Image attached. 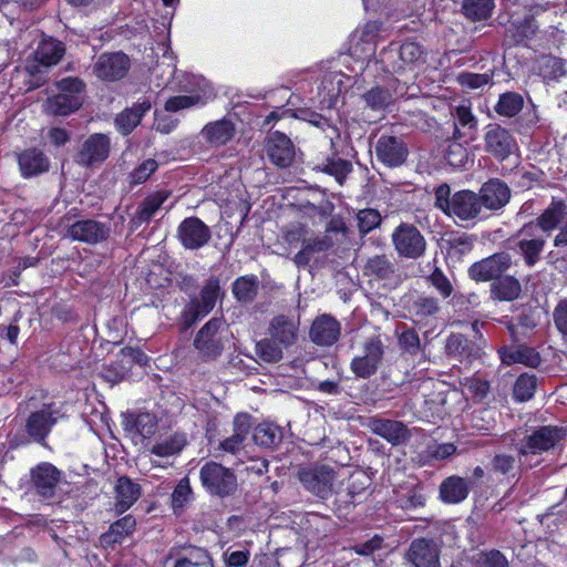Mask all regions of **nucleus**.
Returning a JSON list of instances; mask_svg holds the SVG:
<instances>
[{"label":"nucleus","mask_w":567,"mask_h":567,"mask_svg":"<svg viewBox=\"0 0 567 567\" xmlns=\"http://www.w3.org/2000/svg\"><path fill=\"white\" fill-rule=\"evenodd\" d=\"M56 231L65 239L97 245L110 237L111 228L107 224L96 219L85 218L75 220L66 215L58 223Z\"/></svg>","instance_id":"nucleus-1"},{"label":"nucleus","mask_w":567,"mask_h":567,"mask_svg":"<svg viewBox=\"0 0 567 567\" xmlns=\"http://www.w3.org/2000/svg\"><path fill=\"white\" fill-rule=\"evenodd\" d=\"M548 236L532 221L524 224L515 234L513 249L523 257L527 267H534L544 252Z\"/></svg>","instance_id":"nucleus-2"},{"label":"nucleus","mask_w":567,"mask_h":567,"mask_svg":"<svg viewBox=\"0 0 567 567\" xmlns=\"http://www.w3.org/2000/svg\"><path fill=\"white\" fill-rule=\"evenodd\" d=\"M199 478L203 487L214 496L226 497L237 489V477L233 470L209 461L199 470Z\"/></svg>","instance_id":"nucleus-3"},{"label":"nucleus","mask_w":567,"mask_h":567,"mask_svg":"<svg viewBox=\"0 0 567 567\" xmlns=\"http://www.w3.org/2000/svg\"><path fill=\"white\" fill-rule=\"evenodd\" d=\"M532 223L548 237L558 229L554 237L555 247L567 246V203L564 199L554 198L547 208Z\"/></svg>","instance_id":"nucleus-4"},{"label":"nucleus","mask_w":567,"mask_h":567,"mask_svg":"<svg viewBox=\"0 0 567 567\" xmlns=\"http://www.w3.org/2000/svg\"><path fill=\"white\" fill-rule=\"evenodd\" d=\"M297 477L306 491L326 499L333 493L337 474L329 465L315 464L300 467Z\"/></svg>","instance_id":"nucleus-5"},{"label":"nucleus","mask_w":567,"mask_h":567,"mask_svg":"<svg viewBox=\"0 0 567 567\" xmlns=\"http://www.w3.org/2000/svg\"><path fill=\"white\" fill-rule=\"evenodd\" d=\"M385 346L380 336H370L361 343V353L355 355L351 363V371L355 377L367 379L373 375L379 369Z\"/></svg>","instance_id":"nucleus-6"},{"label":"nucleus","mask_w":567,"mask_h":567,"mask_svg":"<svg viewBox=\"0 0 567 567\" xmlns=\"http://www.w3.org/2000/svg\"><path fill=\"white\" fill-rule=\"evenodd\" d=\"M565 435L566 433L561 427L551 425L540 426L524 437L517 446L518 455L525 460L529 455H540L556 447L564 440Z\"/></svg>","instance_id":"nucleus-7"},{"label":"nucleus","mask_w":567,"mask_h":567,"mask_svg":"<svg viewBox=\"0 0 567 567\" xmlns=\"http://www.w3.org/2000/svg\"><path fill=\"white\" fill-rule=\"evenodd\" d=\"M484 151L497 161H505L518 151V144L514 134L506 127L497 123H491L485 126Z\"/></svg>","instance_id":"nucleus-8"},{"label":"nucleus","mask_w":567,"mask_h":567,"mask_svg":"<svg viewBox=\"0 0 567 567\" xmlns=\"http://www.w3.org/2000/svg\"><path fill=\"white\" fill-rule=\"evenodd\" d=\"M61 416L60 409L55 403L43 404L40 410L30 413L25 421L28 436L32 441L45 445L47 437Z\"/></svg>","instance_id":"nucleus-9"},{"label":"nucleus","mask_w":567,"mask_h":567,"mask_svg":"<svg viewBox=\"0 0 567 567\" xmlns=\"http://www.w3.org/2000/svg\"><path fill=\"white\" fill-rule=\"evenodd\" d=\"M391 237L393 246L401 257L416 259L425 252V238L412 224L399 225Z\"/></svg>","instance_id":"nucleus-10"},{"label":"nucleus","mask_w":567,"mask_h":567,"mask_svg":"<svg viewBox=\"0 0 567 567\" xmlns=\"http://www.w3.org/2000/svg\"><path fill=\"white\" fill-rule=\"evenodd\" d=\"M512 265V256L506 251H501L474 262L468 268V275L473 280L478 282H494L504 276Z\"/></svg>","instance_id":"nucleus-11"},{"label":"nucleus","mask_w":567,"mask_h":567,"mask_svg":"<svg viewBox=\"0 0 567 567\" xmlns=\"http://www.w3.org/2000/svg\"><path fill=\"white\" fill-rule=\"evenodd\" d=\"M219 290V280L215 277L209 278L202 289L200 299L192 300L183 311V319L186 327L193 326L197 320L213 310Z\"/></svg>","instance_id":"nucleus-12"},{"label":"nucleus","mask_w":567,"mask_h":567,"mask_svg":"<svg viewBox=\"0 0 567 567\" xmlns=\"http://www.w3.org/2000/svg\"><path fill=\"white\" fill-rule=\"evenodd\" d=\"M110 137L102 133L90 135L75 155V162L84 167L103 163L110 155Z\"/></svg>","instance_id":"nucleus-13"},{"label":"nucleus","mask_w":567,"mask_h":567,"mask_svg":"<svg viewBox=\"0 0 567 567\" xmlns=\"http://www.w3.org/2000/svg\"><path fill=\"white\" fill-rule=\"evenodd\" d=\"M130 59L122 52L102 53L94 63V74L105 81H116L126 75Z\"/></svg>","instance_id":"nucleus-14"},{"label":"nucleus","mask_w":567,"mask_h":567,"mask_svg":"<svg viewBox=\"0 0 567 567\" xmlns=\"http://www.w3.org/2000/svg\"><path fill=\"white\" fill-rule=\"evenodd\" d=\"M409 155V148L401 137L381 135L375 144L378 161L388 167L401 166Z\"/></svg>","instance_id":"nucleus-15"},{"label":"nucleus","mask_w":567,"mask_h":567,"mask_svg":"<svg viewBox=\"0 0 567 567\" xmlns=\"http://www.w3.org/2000/svg\"><path fill=\"white\" fill-rule=\"evenodd\" d=\"M440 546L433 539L415 538L406 551V559L413 567H440Z\"/></svg>","instance_id":"nucleus-16"},{"label":"nucleus","mask_w":567,"mask_h":567,"mask_svg":"<svg viewBox=\"0 0 567 567\" xmlns=\"http://www.w3.org/2000/svg\"><path fill=\"white\" fill-rule=\"evenodd\" d=\"M62 473L54 465L43 462L31 471V482L38 495L51 499L61 482Z\"/></svg>","instance_id":"nucleus-17"},{"label":"nucleus","mask_w":567,"mask_h":567,"mask_svg":"<svg viewBox=\"0 0 567 567\" xmlns=\"http://www.w3.org/2000/svg\"><path fill=\"white\" fill-rule=\"evenodd\" d=\"M220 326L219 319H210L202 327L194 340V347L206 360L216 359L221 353L223 344L217 337Z\"/></svg>","instance_id":"nucleus-18"},{"label":"nucleus","mask_w":567,"mask_h":567,"mask_svg":"<svg viewBox=\"0 0 567 567\" xmlns=\"http://www.w3.org/2000/svg\"><path fill=\"white\" fill-rule=\"evenodd\" d=\"M365 426L394 446L404 444L411 436L406 425L395 420L372 416L367 420Z\"/></svg>","instance_id":"nucleus-19"},{"label":"nucleus","mask_w":567,"mask_h":567,"mask_svg":"<svg viewBox=\"0 0 567 567\" xmlns=\"http://www.w3.org/2000/svg\"><path fill=\"white\" fill-rule=\"evenodd\" d=\"M210 237V229L197 217L184 219L178 227V238L187 249H198L205 246Z\"/></svg>","instance_id":"nucleus-20"},{"label":"nucleus","mask_w":567,"mask_h":567,"mask_svg":"<svg viewBox=\"0 0 567 567\" xmlns=\"http://www.w3.org/2000/svg\"><path fill=\"white\" fill-rule=\"evenodd\" d=\"M482 204L477 194L472 190H460L452 195V207L447 214L460 220H472L480 216Z\"/></svg>","instance_id":"nucleus-21"},{"label":"nucleus","mask_w":567,"mask_h":567,"mask_svg":"<svg viewBox=\"0 0 567 567\" xmlns=\"http://www.w3.org/2000/svg\"><path fill=\"white\" fill-rule=\"evenodd\" d=\"M478 197L482 207L489 210H498L509 202L511 189L503 181L492 178L482 185Z\"/></svg>","instance_id":"nucleus-22"},{"label":"nucleus","mask_w":567,"mask_h":567,"mask_svg":"<svg viewBox=\"0 0 567 567\" xmlns=\"http://www.w3.org/2000/svg\"><path fill=\"white\" fill-rule=\"evenodd\" d=\"M266 152L270 161L278 167H288L295 157V147L288 136L274 132L266 142Z\"/></svg>","instance_id":"nucleus-23"},{"label":"nucleus","mask_w":567,"mask_h":567,"mask_svg":"<svg viewBox=\"0 0 567 567\" xmlns=\"http://www.w3.org/2000/svg\"><path fill=\"white\" fill-rule=\"evenodd\" d=\"M445 351L450 358L461 363H471L482 354L481 348L461 333H453L446 339Z\"/></svg>","instance_id":"nucleus-24"},{"label":"nucleus","mask_w":567,"mask_h":567,"mask_svg":"<svg viewBox=\"0 0 567 567\" xmlns=\"http://www.w3.org/2000/svg\"><path fill=\"white\" fill-rule=\"evenodd\" d=\"M64 54V47L61 42L53 39H43L34 51L35 62L38 64L27 65V70L33 74L40 72L39 66L50 68L60 62Z\"/></svg>","instance_id":"nucleus-25"},{"label":"nucleus","mask_w":567,"mask_h":567,"mask_svg":"<svg viewBox=\"0 0 567 567\" xmlns=\"http://www.w3.org/2000/svg\"><path fill=\"white\" fill-rule=\"evenodd\" d=\"M340 323L330 315L318 317L310 328V339L319 346H331L340 337Z\"/></svg>","instance_id":"nucleus-26"},{"label":"nucleus","mask_w":567,"mask_h":567,"mask_svg":"<svg viewBox=\"0 0 567 567\" xmlns=\"http://www.w3.org/2000/svg\"><path fill=\"white\" fill-rule=\"evenodd\" d=\"M123 429L130 435H138L148 439L155 434L157 430V417L153 413L140 412L127 413L123 416Z\"/></svg>","instance_id":"nucleus-27"},{"label":"nucleus","mask_w":567,"mask_h":567,"mask_svg":"<svg viewBox=\"0 0 567 567\" xmlns=\"http://www.w3.org/2000/svg\"><path fill=\"white\" fill-rule=\"evenodd\" d=\"M187 445L185 433L176 431L166 435H159L150 449V453L161 458L178 456Z\"/></svg>","instance_id":"nucleus-28"},{"label":"nucleus","mask_w":567,"mask_h":567,"mask_svg":"<svg viewBox=\"0 0 567 567\" xmlns=\"http://www.w3.org/2000/svg\"><path fill=\"white\" fill-rule=\"evenodd\" d=\"M268 332L274 341L288 348L298 337V322L284 315L276 316L269 323Z\"/></svg>","instance_id":"nucleus-29"},{"label":"nucleus","mask_w":567,"mask_h":567,"mask_svg":"<svg viewBox=\"0 0 567 567\" xmlns=\"http://www.w3.org/2000/svg\"><path fill=\"white\" fill-rule=\"evenodd\" d=\"M21 175L30 178L49 171L50 161L39 148H29L18 155Z\"/></svg>","instance_id":"nucleus-30"},{"label":"nucleus","mask_w":567,"mask_h":567,"mask_svg":"<svg viewBox=\"0 0 567 567\" xmlns=\"http://www.w3.org/2000/svg\"><path fill=\"white\" fill-rule=\"evenodd\" d=\"M152 103L143 100L118 113L115 117V126L122 135H128L140 124L142 117L151 110Z\"/></svg>","instance_id":"nucleus-31"},{"label":"nucleus","mask_w":567,"mask_h":567,"mask_svg":"<svg viewBox=\"0 0 567 567\" xmlns=\"http://www.w3.org/2000/svg\"><path fill=\"white\" fill-rule=\"evenodd\" d=\"M499 354L503 363L507 365L522 363L530 368H537L542 363L539 353L532 347H504L499 350Z\"/></svg>","instance_id":"nucleus-32"},{"label":"nucleus","mask_w":567,"mask_h":567,"mask_svg":"<svg viewBox=\"0 0 567 567\" xmlns=\"http://www.w3.org/2000/svg\"><path fill=\"white\" fill-rule=\"evenodd\" d=\"M169 193L165 190H158L153 194H150L145 197L136 212L132 217V224L135 227H140L142 224L148 223L158 209L163 206V204L168 199Z\"/></svg>","instance_id":"nucleus-33"},{"label":"nucleus","mask_w":567,"mask_h":567,"mask_svg":"<svg viewBox=\"0 0 567 567\" xmlns=\"http://www.w3.org/2000/svg\"><path fill=\"white\" fill-rule=\"evenodd\" d=\"M115 511L124 513L141 496V486L127 476H121L115 484Z\"/></svg>","instance_id":"nucleus-34"},{"label":"nucleus","mask_w":567,"mask_h":567,"mask_svg":"<svg viewBox=\"0 0 567 567\" xmlns=\"http://www.w3.org/2000/svg\"><path fill=\"white\" fill-rule=\"evenodd\" d=\"M235 134V125L231 121L223 118L208 123L202 130L203 137L215 146L225 145Z\"/></svg>","instance_id":"nucleus-35"},{"label":"nucleus","mask_w":567,"mask_h":567,"mask_svg":"<svg viewBox=\"0 0 567 567\" xmlns=\"http://www.w3.org/2000/svg\"><path fill=\"white\" fill-rule=\"evenodd\" d=\"M82 105V100L79 95L60 93L49 97L43 104L44 111L52 115L66 116Z\"/></svg>","instance_id":"nucleus-36"},{"label":"nucleus","mask_w":567,"mask_h":567,"mask_svg":"<svg viewBox=\"0 0 567 567\" xmlns=\"http://www.w3.org/2000/svg\"><path fill=\"white\" fill-rule=\"evenodd\" d=\"M468 492L467 482L460 476H450L440 486L441 499L447 504L461 503L467 497Z\"/></svg>","instance_id":"nucleus-37"},{"label":"nucleus","mask_w":567,"mask_h":567,"mask_svg":"<svg viewBox=\"0 0 567 567\" xmlns=\"http://www.w3.org/2000/svg\"><path fill=\"white\" fill-rule=\"evenodd\" d=\"M522 292V285L514 276H502L491 285V296L499 301H514Z\"/></svg>","instance_id":"nucleus-38"},{"label":"nucleus","mask_w":567,"mask_h":567,"mask_svg":"<svg viewBox=\"0 0 567 567\" xmlns=\"http://www.w3.org/2000/svg\"><path fill=\"white\" fill-rule=\"evenodd\" d=\"M174 567H213V563L207 550L188 547L178 553Z\"/></svg>","instance_id":"nucleus-39"},{"label":"nucleus","mask_w":567,"mask_h":567,"mask_svg":"<svg viewBox=\"0 0 567 567\" xmlns=\"http://www.w3.org/2000/svg\"><path fill=\"white\" fill-rule=\"evenodd\" d=\"M363 272L377 279H390L395 274V265L384 255H377L368 259Z\"/></svg>","instance_id":"nucleus-40"},{"label":"nucleus","mask_w":567,"mask_h":567,"mask_svg":"<svg viewBox=\"0 0 567 567\" xmlns=\"http://www.w3.org/2000/svg\"><path fill=\"white\" fill-rule=\"evenodd\" d=\"M135 526V518L132 515H126L110 526L109 530L102 535V542L106 545L120 543L134 532Z\"/></svg>","instance_id":"nucleus-41"},{"label":"nucleus","mask_w":567,"mask_h":567,"mask_svg":"<svg viewBox=\"0 0 567 567\" xmlns=\"http://www.w3.org/2000/svg\"><path fill=\"white\" fill-rule=\"evenodd\" d=\"M259 280L255 275H246L233 282V293L239 302H251L258 292Z\"/></svg>","instance_id":"nucleus-42"},{"label":"nucleus","mask_w":567,"mask_h":567,"mask_svg":"<svg viewBox=\"0 0 567 567\" xmlns=\"http://www.w3.org/2000/svg\"><path fill=\"white\" fill-rule=\"evenodd\" d=\"M524 107V97L513 91L505 92L499 95L497 103L494 106V111L503 117H514Z\"/></svg>","instance_id":"nucleus-43"},{"label":"nucleus","mask_w":567,"mask_h":567,"mask_svg":"<svg viewBox=\"0 0 567 567\" xmlns=\"http://www.w3.org/2000/svg\"><path fill=\"white\" fill-rule=\"evenodd\" d=\"M461 134L458 128L455 126L454 137L455 140L449 141L447 147L445 150V159L454 168H462L468 162V152L467 148L461 144L457 138H460Z\"/></svg>","instance_id":"nucleus-44"},{"label":"nucleus","mask_w":567,"mask_h":567,"mask_svg":"<svg viewBox=\"0 0 567 567\" xmlns=\"http://www.w3.org/2000/svg\"><path fill=\"white\" fill-rule=\"evenodd\" d=\"M494 7V0H464L462 10L467 19L483 21L491 17Z\"/></svg>","instance_id":"nucleus-45"},{"label":"nucleus","mask_w":567,"mask_h":567,"mask_svg":"<svg viewBox=\"0 0 567 567\" xmlns=\"http://www.w3.org/2000/svg\"><path fill=\"white\" fill-rule=\"evenodd\" d=\"M538 30V25L533 17H525L523 20L511 22L507 31L511 33L515 43H523L532 39Z\"/></svg>","instance_id":"nucleus-46"},{"label":"nucleus","mask_w":567,"mask_h":567,"mask_svg":"<svg viewBox=\"0 0 567 567\" xmlns=\"http://www.w3.org/2000/svg\"><path fill=\"white\" fill-rule=\"evenodd\" d=\"M252 437L256 444L272 447L280 443L281 431L272 423H260L254 430Z\"/></svg>","instance_id":"nucleus-47"},{"label":"nucleus","mask_w":567,"mask_h":567,"mask_svg":"<svg viewBox=\"0 0 567 567\" xmlns=\"http://www.w3.org/2000/svg\"><path fill=\"white\" fill-rule=\"evenodd\" d=\"M537 380L534 374L524 373L514 383L513 396L518 402H525L534 396Z\"/></svg>","instance_id":"nucleus-48"},{"label":"nucleus","mask_w":567,"mask_h":567,"mask_svg":"<svg viewBox=\"0 0 567 567\" xmlns=\"http://www.w3.org/2000/svg\"><path fill=\"white\" fill-rule=\"evenodd\" d=\"M439 311V302L433 297H420L413 302L411 307V312L417 321H424L431 317H434Z\"/></svg>","instance_id":"nucleus-49"},{"label":"nucleus","mask_w":567,"mask_h":567,"mask_svg":"<svg viewBox=\"0 0 567 567\" xmlns=\"http://www.w3.org/2000/svg\"><path fill=\"white\" fill-rule=\"evenodd\" d=\"M493 75V73L461 72L456 80L466 90H478L492 85Z\"/></svg>","instance_id":"nucleus-50"},{"label":"nucleus","mask_w":567,"mask_h":567,"mask_svg":"<svg viewBox=\"0 0 567 567\" xmlns=\"http://www.w3.org/2000/svg\"><path fill=\"white\" fill-rule=\"evenodd\" d=\"M282 346L270 339H262L256 344L257 355L265 362H278L282 359Z\"/></svg>","instance_id":"nucleus-51"},{"label":"nucleus","mask_w":567,"mask_h":567,"mask_svg":"<svg viewBox=\"0 0 567 567\" xmlns=\"http://www.w3.org/2000/svg\"><path fill=\"white\" fill-rule=\"evenodd\" d=\"M351 171L352 164L349 161L342 158L327 159L322 167V172L333 176L340 185H343Z\"/></svg>","instance_id":"nucleus-52"},{"label":"nucleus","mask_w":567,"mask_h":567,"mask_svg":"<svg viewBox=\"0 0 567 567\" xmlns=\"http://www.w3.org/2000/svg\"><path fill=\"white\" fill-rule=\"evenodd\" d=\"M516 460L513 455L497 453L491 460V472L506 477H515Z\"/></svg>","instance_id":"nucleus-53"},{"label":"nucleus","mask_w":567,"mask_h":567,"mask_svg":"<svg viewBox=\"0 0 567 567\" xmlns=\"http://www.w3.org/2000/svg\"><path fill=\"white\" fill-rule=\"evenodd\" d=\"M357 223L359 231L367 235L381 224V215L379 210L373 208L361 209L357 214Z\"/></svg>","instance_id":"nucleus-54"},{"label":"nucleus","mask_w":567,"mask_h":567,"mask_svg":"<svg viewBox=\"0 0 567 567\" xmlns=\"http://www.w3.org/2000/svg\"><path fill=\"white\" fill-rule=\"evenodd\" d=\"M363 97L372 110H383L392 102L391 93L381 87L371 89Z\"/></svg>","instance_id":"nucleus-55"},{"label":"nucleus","mask_w":567,"mask_h":567,"mask_svg":"<svg viewBox=\"0 0 567 567\" xmlns=\"http://www.w3.org/2000/svg\"><path fill=\"white\" fill-rule=\"evenodd\" d=\"M341 74L339 73H330L326 75L321 82V87L324 91L327 90V103L328 107H333L336 105L337 99L341 92Z\"/></svg>","instance_id":"nucleus-56"},{"label":"nucleus","mask_w":567,"mask_h":567,"mask_svg":"<svg viewBox=\"0 0 567 567\" xmlns=\"http://www.w3.org/2000/svg\"><path fill=\"white\" fill-rule=\"evenodd\" d=\"M158 164L155 159H145L130 174V183L132 185L142 184L157 169Z\"/></svg>","instance_id":"nucleus-57"},{"label":"nucleus","mask_w":567,"mask_h":567,"mask_svg":"<svg viewBox=\"0 0 567 567\" xmlns=\"http://www.w3.org/2000/svg\"><path fill=\"white\" fill-rule=\"evenodd\" d=\"M192 487L187 477L182 478L172 493V505L182 508L192 498Z\"/></svg>","instance_id":"nucleus-58"},{"label":"nucleus","mask_w":567,"mask_h":567,"mask_svg":"<svg viewBox=\"0 0 567 567\" xmlns=\"http://www.w3.org/2000/svg\"><path fill=\"white\" fill-rule=\"evenodd\" d=\"M202 103L199 95H177L168 99L165 103L167 112H178Z\"/></svg>","instance_id":"nucleus-59"},{"label":"nucleus","mask_w":567,"mask_h":567,"mask_svg":"<svg viewBox=\"0 0 567 567\" xmlns=\"http://www.w3.org/2000/svg\"><path fill=\"white\" fill-rule=\"evenodd\" d=\"M334 245V241L332 240L331 236L329 235H322L318 236L316 238L310 239H303L302 246L308 251L309 255L316 254V252H323L329 250Z\"/></svg>","instance_id":"nucleus-60"},{"label":"nucleus","mask_w":567,"mask_h":567,"mask_svg":"<svg viewBox=\"0 0 567 567\" xmlns=\"http://www.w3.org/2000/svg\"><path fill=\"white\" fill-rule=\"evenodd\" d=\"M540 117L535 107L527 110L518 120L517 127L520 134L527 135L534 128L538 127Z\"/></svg>","instance_id":"nucleus-61"},{"label":"nucleus","mask_w":567,"mask_h":567,"mask_svg":"<svg viewBox=\"0 0 567 567\" xmlns=\"http://www.w3.org/2000/svg\"><path fill=\"white\" fill-rule=\"evenodd\" d=\"M424 50L416 42H404L400 48V59L404 63H415L423 58Z\"/></svg>","instance_id":"nucleus-62"},{"label":"nucleus","mask_w":567,"mask_h":567,"mask_svg":"<svg viewBox=\"0 0 567 567\" xmlns=\"http://www.w3.org/2000/svg\"><path fill=\"white\" fill-rule=\"evenodd\" d=\"M430 281L443 298H449L453 292V286L442 270L435 269L430 276Z\"/></svg>","instance_id":"nucleus-63"},{"label":"nucleus","mask_w":567,"mask_h":567,"mask_svg":"<svg viewBox=\"0 0 567 567\" xmlns=\"http://www.w3.org/2000/svg\"><path fill=\"white\" fill-rule=\"evenodd\" d=\"M452 115L455 122L463 127L475 128L477 125V120L467 105L456 106Z\"/></svg>","instance_id":"nucleus-64"}]
</instances>
